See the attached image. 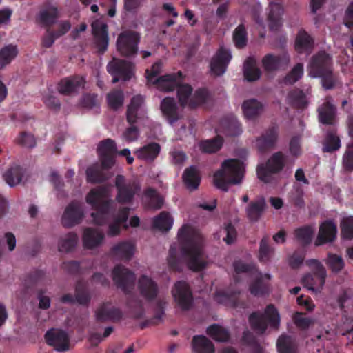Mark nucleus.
Masks as SVG:
<instances>
[{
	"label": "nucleus",
	"instance_id": "f257e3e1",
	"mask_svg": "<svg viewBox=\"0 0 353 353\" xmlns=\"http://www.w3.org/2000/svg\"><path fill=\"white\" fill-rule=\"evenodd\" d=\"M115 185L117 188L116 201L111 199V187L94 188L85 198L86 203L98 211L92 214L94 223L103 225L107 221H110L108 234L111 236L120 232L121 225L128 219L129 209L121 208V205L130 203L138 190L135 183L126 182L121 175L117 176Z\"/></svg>",
	"mask_w": 353,
	"mask_h": 353
},
{
	"label": "nucleus",
	"instance_id": "f03ea898",
	"mask_svg": "<svg viewBox=\"0 0 353 353\" xmlns=\"http://www.w3.org/2000/svg\"><path fill=\"white\" fill-rule=\"evenodd\" d=\"M179 245H171L168 263L173 268H177L180 261H184L193 271H201L205 268L209 261L203 252V238L200 232L192 225L185 223L179 230L177 234Z\"/></svg>",
	"mask_w": 353,
	"mask_h": 353
},
{
	"label": "nucleus",
	"instance_id": "7ed1b4c3",
	"mask_svg": "<svg viewBox=\"0 0 353 353\" xmlns=\"http://www.w3.org/2000/svg\"><path fill=\"white\" fill-rule=\"evenodd\" d=\"M234 268L236 273L234 276V285L236 288L230 293L226 292L223 289H216L213 296V299L216 303L234 306L235 296L240 293L243 281L248 274L254 277V281L249 287L250 292L252 295L262 296L269 292L271 274L259 272L255 270V266L253 264H247L241 261H236L234 263Z\"/></svg>",
	"mask_w": 353,
	"mask_h": 353
},
{
	"label": "nucleus",
	"instance_id": "20e7f679",
	"mask_svg": "<svg viewBox=\"0 0 353 353\" xmlns=\"http://www.w3.org/2000/svg\"><path fill=\"white\" fill-rule=\"evenodd\" d=\"M181 72L161 76V77H168V79L163 82L164 89L158 90L169 92L176 87L179 101L183 107L194 108L205 103L208 98V92L204 90H200L192 93L190 85L181 83Z\"/></svg>",
	"mask_w": 353,
	"mask_h": 353
},
{
	"label": "nucleus",
	"instance_id": "39448f33",
	"mask_svg": "<svg viewBox=\"0 0 353 353\" xmlns=\"http://www.w3.org/2000/svg\"><path fill=\"white\" fill-rule=\"evenodd\" d=\"M245 172L242 161L236 159L224 161L221 169L216 171L213 177L214 185L219 189L226 191L228 185H237L241 183Z\"/></svg>",
	"mask_w": 353,
	"mask_h": 353
},
{
	"label": "nucleus",
	"instance_id": "423d86ee",
	"mask_svg": "<svg viewBox=\"0 0 353 353\" xmlns=\"http://www.w3.org/2000/svg\"><path fill=\"white\" fill-rule=\"evenodd\" d=\"M311 274L302 278L303 285L312 292H320L325 285L327 276L326 271L322 264L317 260L311 259L307 261Z\"/></svg>",
	"mask_w": 353,
	"mask_h": 353
},
{
	"label": "nucleus",
	"instance_id": "0eeeda50",
	"mask_svg": "<svg viewBox=\"0 0 353 353\" xmlns=\"http://www.w3.org/2000/svg\"><path fill=\"white\" fill-rule=\"evenodd\" d=\"M285 162V155L278 152L272 154L265 165L258 166L256 172L259 179L265 183H271L276 181L274 174L282 170Z\"/></svg>",
	"mask_w": 353,
	"mask_h": 353
},
{
	"label": "nucleus",
	"instance_id": "6e6552de",
	"mask_svg": "<svg viewBox=\"0 0 353 353\" xmlns=\"http://www.w3.org/2000/svg\"><path fill=\"white\" fill-rule=\"evenodd\" d=\"M329 60L328 54L320 52L312 58L308 66L309 75L314 78H321L322 86L325 90L331 88V81L328 78Z\"/></svg>",
	"mask_w": 353,
	"mask_h": 353
},
{
	"label": "nucleus",
	"instance_id": "1a4fd4ad",
	"mask_svg": "<svg viewBox=\"0 0 353 353\" xmlns=\"http://www.w3.org/2000/svg\"><path fill=\"white\" fill-rule=\"evenodd\" d=\"M267 322L274 328H277L280 324V315L272 305L266 307L264 315L254 313L250 316V323L258 333L265 332L267 328Z\"/></svg>",
	"mask_w": 353,
	"mask_h": 353
},
{
	"label": "nucleus",
	"instance_id": "9d476101",
	"mask_svg": "<svg viewBox=\"0 0 353 353\" xmlns=\"http://www.w3.org/2000/svg\"><path fill=\"white\" fill-rule=\"evenodd\" d=\"M139 41V36L137 32L128 30L123 31L117 39V50L124 56L134 54L137 51Z\"/></svg>",
	"mask_w": 353,
	"mask_h": 353
},
{
	"label": "nucleus",
	"instance_id": "9b49d317",
	"mask_svg": "<svg viewBox=\"0 0 353 353\" xmlns=\"http://www.w3.org/2000/svg\"><path fill=\"white\" fill-rule=\"evenodd\" d=\"M108 71L113 76L112 82L127 81L134 74V66L131 63L114 59L108 65Z\"/></svg>",
	"mask_w": 353,
	"mask_h": 353
},
{
	"label": "nucleus",
	"instance_id": "f8f14e48",
	"mask_svg": "<svg viewBox=\"0 0 353 353\" xmlns=\"http://www.w3.org/2000/svg\"><path fill=\"white\" fill-rule=\"evenodd\" d=\"M175 302L182 310H188L192 304V296L189 285L185 281L176 282L172 290Z\"/></svg>",
	"mask_w": 353,
	"mask_h": 353
},
{
	"label": "nucleus",
	"instance_id": "ddd939ff",
	"mask_svg": "<svg viewBox=\"0 0 353 353\" xmlns=\"http://www.w3.org/2000/svg\"><path fill=\"white\" fill-rule=\"evenodd\" d=\"M283 8L279 2L270 0L267 13V23L272 32L280 30L283 25Z\"/></svg>",
	"mask_w": 353,
	"mask_h": 353
},
{
	"label": "nucleus",
	"instance_id": "4468645a",
	"mask_svg": "<svg viewBox=\"0 0 353 353\" xmlns=\"http://www.w3.org/2000/svg\"><path fill=\"white\" fill-rule=\"evenodd\" d=\"M145 114V98L140 94L134 96L127 108L126 116L128 122L130 124H133L143 118Z\"/></svg>",
	"mask_w": 353,
	"mask_h": 353
},
{
	"label": "nucleus",
	"instance_id": "2eb2a0df",
	"mask_svg": "<svg viewBox=\"0 0 353 353\" xmlns=\"http://www.w3.org/2000/svg\"><path fill=\"white\" fill-rule=\"evenodd\" d=\"M47 343L58 352L68 350L70 341L68 334L59 329H52L46 334Z\"/></svg>",
	"mask_w": 353,
	"mask_h": 353
},
{
	"label": "nucleus",
	"instance_id": "dca6fc26",
	"mask_svg": "<svg viewBox=\"0 0 353 353\" xmlns=\"http://www.w3.org/2000/svg\"><path fill=\"white\" fill-rule=\"evenodd\" d=\"M232 59L230 50L221 47L212 59L210 70L212 74L219 76L225 73L227 65Z\"/></svg>",
	"mask_w": 353,
	"mask_h": 353
},
{
	"label": "nucleus",
	"instance_id": "f3484780",
	"mask_svg": "<svg viewBox=\"0 0 353 353\" xmlns=\"http://www.w3.org/2000/svg\"><path fill=\"white\" fill-rule=\"evenodd\" d=\"M97 150L103 167L104 168H108L112 166L114 163V154L117 151L114 141L109 139L101 141L99 144Z\"/></svg>",
	"mask_w": 353,
	"mask_h": 353
},
{
	"label": "nucleus",
	"instance_id": "a211bd4d",
	"mask_svg": "<svg viewBox=\"0 0 353 353\" xmlns=\"http://www.w3.org/2000/svg\"><path fill=\"white\" fill-rule=\"evenodd\" d=\"M85 81L83 77L73 76L64 78L57 85V90L63 94H70L84 88Z\"/></svg>",
	"mask_w": 353,
	"mask_h": 353
},
{
	"label": "nucleus",
	"instance_id": "6ab92c4d",
	"mask_svg": "<svg viewBox=\"0 0 353 353\" xmlns=\"http://www.w3.org/2000/svg\"><path fill=\"white\" fill-rule=\"evenodd\" d=\"M83 216L81 205L77 202H72L66 208L62 216V223L65 227H72L78 224Z\"/></svg>",
	"mask_w": 353,
	"mask_h": 353
},
{
	"label": "nucleus",
	"instance_id": "aec40b11",
	"mask_svg": "<svg viewBox=\"0 0 353 353\" xmlns=\"http://www.w3.org/2000/svg\"><path fill=\"white\" fill-rule=\"evenodd\" d=\"M92 28L98 49L104 52L109 43L106 24L101 20H96L92 23Z\"/></svg>",
	"mask_w": 353,
	"mask_h": 353
},
{
	"label": "nucleus",
	"instance_id": "412c9836",
	"mask_svg": "<svg viewBox=\"0 0 353 353\" xmlns=\"http://www.w3.org/2000/svg\"><path fill=\"white\" fill-rule=\"evenodd\" d=\"M161 110L170 125H173L181 117L173 98L163 99L161 103Z\"/></svg>",
	"mask_w": 353,
	"mask_h": 353
},
{
	"label": "nucleus",
	"instance_id": "4be33fe9",
	"mask_svg": "<svg viewBox=\"0 0 353 353\" xmlns=\"http://www.w3.org/2000/svg\"><path fill=\"white\" fill-rule=\"evenodd\" d=\"M120 316V310L109 303L101 305L95 311V317L98 321L116 320Z\"/></svg>",
	"mask_w": 353,
	"mask_h": 353
},
{
	"label": "nucleus",
	"instance_id": "5701e85b",
	"mask_svg": "<svg viewBox=\"0 0 353 353\" xmlns=\"http://www.w3.org/2000/svg\"><path fill=\"white\" fill-rule=\"evenodd\" d=\"M290 57L286 54L276 56L272 54H266L262 59V65L267 72H272L279 69L283 65L288 64Z\"/></svg>",
	"mask_w": 353,
	"mask_h": 353
},
{
	"label": "nucleus",
	"instance_id": "b1692460",
	"mask_svg": "<svg viewBox=\"0 0 353 353\" xmlns=\"http://www.w3.org/2000/svg\"><path fill=\"white\" fill-rule=\"evenodd\" d=\"M163 64L161 61H158L152 65L150 70L145 72V78L148 85L155 86L157 89H164L163 82L168 80V77H159L161 72Z\"/></svg>",
	"mask_w": 353,
	"mask_h": 353
},
{
	"label": "nucleus",
	"instance_id": "393cba45",
	"mask_svg": "<svg viewBox=\"0 0 353 353\" xmlns=\"http://www.w3.org/2000/svg\"><path fill=\"white\" fill-rule=\"evenodd\" d=\"M112 279L118 286L125 289L134 281V275L124 267L117 265L112 271Z\"/></svg>",
	"mask_w": 353,
	"mask_h": 353
},
{
	"label": "nucleus",
	"instance_id": "a878e982",
	"mask_svg": "<svg viewBox=\"0 0 353 353\" xmlns=\"http://www.w3.org/2000/svg\"><path fill=\"white\" fill-rule=\"evenodd\" d=\"M138 288L141 294L148 300L153 299L157 294V284L146 275H142L140 277Z\"/></svg>",
	"mask_w": 353,
	"mask_h": 353
},
{
	"label": "nucleus",
	"instance_id": "bb28decb",
	"mask_svg": "<svg viewBox=\"0 0 353 353\" xmlns=\"http://www.w3.org/2000/svg\"><path fill=\"white\" fill-rule=\"evenodd\" d=\"M103 234L98 230L88 228L83 234V244L85 248L92 249L99 246L103 241Z\"/></svg>",
	"mask_w": 353,
	"mask_h": 353
},
{
	"label": "nucleus",
	"instance_id": "cd10ccee",
	"mask_svg": "<svg viewBox=\"0 0 353 353\" xmlns=\"http://www.w3.org/2000/svg\"><path fill=\"white\" fill-rule=\"evenodd\" d=\"M161 147L158 143H152L134 151L137 157L145 161H152L158 156Z\"/></svg>",
	"mask_w": 353,
	"mask_h": 353
},
{
	"label": "nucleus",
	"instance_id": "c85d7f7f",
	"mask_svg": "<svg viewBox=\"0 0 353 353\" xmlns=\"http://www.w3.org/2000/svg\"><path fill=\"white\" fill-rule=\"evenodd\" d=\"M134 252V245L132 243L120 242L114 245L112 248V254L114 256L123 259L129 260Z\"/></svg>",
	"mask_w": 353,
	"mask_h": 353
},
{
	"label": "nucleus",
	"instance_id": "c756f323",
	"mask_svg": "<svg viewBox=\"0 0 353 353\" xmlns=\"http://www.w3.org/2000/svg\"><path fill=\"white\" fill-rule=\"evenodd\" d=\"M192 350L194 353H214L212 343L204 336H195L192 339Z\"/></svg>",
	"mask_w": 353,
	"mask_h": 353
},
{
	"label": "nucleus",
	"instance_id": "7c9ffc66",
	"mask_svg": "<svg viewBox=\"0 0 353 353\" xmlns=\"http://www.w3.org/2000/svg\"><path fill=\"white\" fill-rule=\"evenodd\" d=\"M17 54L18 49L16 46L10 44L2 48L0 50V70L10 64Z\"/></svg>",
	"mask_w": 353,
	"mask_h": 353
},
{
	"label": "nucleus",
	"instance_id": "2f4dec72",
	"mask_svg": "<svg viewBox=\"0 0 353 353\" xmlns=\"http://www.w3.org/2000/svg\"><path fill=\"white\" fill-rule=\"evenodd\" d=\"M183 181L190 190H196L200 183V175L196 168L191 166L185 170L183 175Z\"/></svg>",
	"mask_w": 353,
	"mask_h": 353
},
{
	"label": "nucleus",
	"instance_id": "473e14b6",
	"mask_svg": "<svg viewBox=\"0 0 353 353\" xmlns=\"http://www.w3.org/2000/svg\"><path fill=\"white\" fill-rule=\"evenodd\" d=\"M152 224L154 228L161 232H167L172 228L174 219L168 212H163L153 219Z\"/></svg>",
	"mask_w": 353,
	"mask_h": 353
},
{
	"label": "nucleus",
	"instance_id": "72a5a7b5",
	"mask_svg": "<svg viewBox=\"0 0 353 353\" xmlns=\"http://www.w3.org/2000/svg\"><path fill=\"white\" fill-rule=\"evenodd\" d=\"M312 46V39L304 30H300L296 37L294 47L299 53L307 52Z\"/></svg>",
	"mask_w": 353,
	"mask_h": 353
},
{
	"label": "nucleus",
	"instance_id": "f704fd0d",
	"mask_svg": "<svg viewBox=\"0 0 353 353\" xmlns=\"http://www.w3.org/2000/svg\"><path fill=\"white\" fill-rule=\"evenodd\" d=\"M242 109L245 117L251 119L262 112L263 106L256 100L250 99L243 102Z\"/></svg>",
	"mask_w": 353,
	"mask_h": 353
},
{
	"label": "nucleus",
	"instance_id": "c9c22d12",
	"mask_svg": "<svg viewBox=\"0 0 353 353\" xmlns=\"http://www.w3.org/2000/svg\"><path fill=\"white\" fill-rule=\"evenodd\" d=\"M243 72L245 79L248 81H256L261 76V72L256 66V61L253 58H249L245 61Z\"/></svg>",
	"mask_w": 353,
	"mask_h": 353
},
{
	"label": "nucleus",
	"instance_id": "e433bc0d",
	"mask_svg": "<svg viewBox=\"0 0 353 353\" xmlns=\"http://www.w3.org/2000/svg\"><path fill=\"white\" fill-rule=\"evenodd\" d=\"M265 206L263 198H259L252 202L246 208V213L251 221H256L261 215Z\"/></svg>",
	"mask_w": 353,
	"mask_h": 353
},
{
	"label": "nucleus",
	"instance_id": "4c0bfd02",
	"mask_svg": "<svg viewBox=\"0 0 353 353\" xmlns=\"http://www.w3.org/2000/svg\"><path fill=\"white\" fill-rule=\"evenodd\" d=\"M22 176V169L17 165L9 168L3 174V179L10 186H14L20 183Z\"/></svg>",
	"mask_w": 353,
	"mask_h": 353
},
{
	"label": "nucleus",
	"instance_id": "58836bf2",
	"mask_svg": "<svg viewBox=\"0 0 353 353\" xmlns=\"http://www.w3.org/2000/svg\"><path fill=\"white\" fill-rule=\"evenodd\" d=\"M331 238V221L326 220L321 223L315 245H323L330 241Z\"/></svg>",
	"mask_w": 353,
	"mask_h": 353
},
{
	"label": "nucleus",
	"instance_id": "ea45409f",
	"mask_svg": "<svg viewBox=\"0 0 353 353\" xmlns=\"http://www.w3.org/2000/svg\"><path fill=\"white\" fill-rule=\"evenodd\" d=\"M276 345L279 353H296V345L290 336L281 335Z\"/></svg>",
	"mask_w": 353,
	"mask_h": 353
},
{
	"label": "nucleus",
	"instance_id": "a19ab883",
	"mask_svg": "<svg viewBox=\"0 0 353 353\" xmlns=\"http://www.w3.org/2000/svg\"><path fill=\"white\" fill-rule=\"evenodd\" d=\"M223 143V140L220 137H217L212 140H205L197 144L199 150L205 153H212L218 151Z\"/></svg>",
	"mask_w": 353,
	"mask_h": 353
},
{
	"label": "nucleus",
	"instance_id": "79ce46f5",
	"mask_svg": "<svg viewBox=\"0 0 353 353\" xmlns=\"http://www.w3.org/2000/svg\"><path fill=\"white\" fill-rule=\"evenodd\" d=\"M314 229L312 226H304L294 231V236L297 241L306 245L311 242Z\"/></svg>",
	"mask_w": 353,
	"mask_h": 353
},
{
	"label": "nucleus",
	"instance_id": "37998d69",
	"mask_svg": "<svg viewBox=\"0 0 353 353\" xmlns=\"http://www.w3.org/2000/svg\"><path fill=\"white\" fill-rule=\"evenodd\" d=\"M124 94L121 90H114L107 94L108 106L113 110H118L123 105Z\"/></svg>",
	"mask_w": 353,
	"mask_h": 353
},
{
	"label": "nucleus",
	"instance_id": "c03bdc74",
	"mask_svg": "<svg viewBox=\"0 0 353 353\" xmlns=\"http://www.w3.org/2000/svg\"><path fill=\"white\" fill-rule=\"evenodd\" d=\"M77 242V235L75 233H69L60 240L59 250L64 252H69L76 246Z\"/></svg>",
	"mask_w": 353,
	"mask_h": 353
},
{
	"label": "nucleus",
	"instance_id": "a18cd8bd",
	"mask_svg": "<svg viewBox=\"0 0 353 353\" xmlns=\"http://www.w3.org/2000/svg\"><path fill=\"white\" fill-rule=\"evenodd\" d=\"M341 236L345 240L353 239V216L343 218L341 221Z\"/></svg>",
	"mask_w": 353,
	"mask_h": 353
},
{
	"label": "nucleus",
	"instance_id": "49530a36",
	"mask_svg": "<svg viewBox=\"0 0 353 353\" xmlns=\"http://www.w3.org/2000/svg\"><path fill=\"white\" fill-rule=\"evenodd\" d=\"M207 333L214 340L220 342L226 341L229 338L228 331L218 325L210 326L207 330Z\"/></svg>",
	"mask_w": 353,
	"mask_h": 353
},
{
	"label": "nucleus",
	"instance_id": "de8ad7c7",
	"mask_svg": "<svg viewBox=\"0 0 353 353\" xmlns=\"http://www.w3.org/2000/svg\"><path fill=\"white\" fill-rule=\"evenodd\" d=\"M289 103L295 105L299 108H303L307 103L306 95L300 90H294L290 92L287 97Z\"/></svg>",
	"mask_w": 353,
	"mask_h": 353
},
{
	"label": "nucleus",
	"instance_id": "09e8293b",
	"mask_svg": "<svg viewBox=\"0 0 353 353\" xmlns=\"http://www.w3.org/2000/svg\"><path fill=\"white\" fill-rule=\"evenodd\" d=\"M277 138V132L275 130H271L264 136L256 140V145L262 150L264 148L269 147L274 144Z\"/></svg>",
	"mask_w": 353,
	"mask_h": 353
},
{
	"label": "nucleus",
	"instance_id": "8fccbe9b",
	"mask_svg": "<svg viewBox=\"0 0 353 353\" xmlns=\"http://www.w3.org/2000/svg\"><path fill=\"white\" fill-rule=\"evenodd\" d=\"M145 199L149 202L150 207L152 208L158 209L162 206L163 199L153 189L149 188L146 190Z\"/></svg>",
	"mask_w": 353,
	"mask_h": 353
},
{
	"label": "nucleus",
	"instance_id": "3c124183",
	"mask_svg": "<svg viewBox=\"0 0 353 353\" xmlns=\"http://www.w3.org/2000/svg\"><path fill=\"white\" fill-rule=\"evenodd\" d=\"M273 255V250L268 245L266 238H263L260 243L259 259L261 262L266 263L269 261Z\"/></svg>",
	"mask_w": 353,
	"mask_h": 353
},
{
	"label": "nucleus",
	"instance_id": "603ef678",
	"mask_svg": "<svg viewBox=\"0 0 353 353\" xmlns=\"http://www.w3.org/2000/svg\"><path fill=\"white\" fill-rule=\"evenodd\" d=\"M303 74V65L301 63L296 64L292 71L285 77V83H294L298 81Z\"/></svg>",
	"mask_w": 353,
	"mask_h": 353
},
{
	"label": "nucleus",
	"instance_id": "864d4df0",
	"mask_svg": "<svg viewBox=\"0 0 353 353\" xmlns=\"http://www.w3.org/2000/svg\"><path fill=\"white\" fill-rule=\"evenodd\" d=\"M234 42L237 48H243L245 46L247 42L246 32L245 28L240 25L239 26L234 32Z\"/></svg>",
	"mask_w": 353,
	"mask_h": 353
},
{
	"label": "nucleus",
	"instance_id": "5fc2aeb1",
	"mask_svg": "<svg viewBox=\"0 0 353 353\" xmlns=\"http://www.w3.org/2000/svg\"><path fill=\"white\" fill-rule=\"evenodd\" d=\"M170 160L172 164L181 167L186 161V154L181 150L174 148L170 152Z\"/></svg>",
	"mask_w": 353,
	"mask_h": 353
},
{
	"label": "nucleus",
	"instance_id": "6e6d98bb",
	"mask_svg": "<svg viewBox=\"0 0 353 353\" xmlns=\"http://www.w3.org/2000/svg\"><path fill=\"white\" fill-rule=\"evenodd\" d=\"M57 16V10L54 8H50L43 10L39 14V19L45 23H53Z\"/></svg>",
	"mask_w": 353,
	"mask_h": 353
},
{
	"label": "nucleus",
	"instance_id": "4d7b16f0",
	"mask_svg": "<svg viewBox=\"0 0 353 353\" xmlns=\"http://www.w3.org/2000/svg\"><path fill=\"white\" fill-rule=\"evenodd\" d=\"M87 180L91 183H98L103 181V177L101 176L99 167L97 165L90 166L86 171Z\"/></svg>",
	"mask_w": 353,
	"mask_h": 353
},
{
	"label": "nucleus",
	"instance_id": "13d9d810",
	"mask_svg": "<svg viewBox=\"0 0 353 353\" xmlns=\"http://www.w3.org/2000/svg\"><path fill=\"white\" fill-rule=\"evenodd\" d=\"M139 137V132L135 126L128 128L122 134V139L128 143L136 141Z\"/></svg>",
	"mask_w": 353,
	"mask_h": 353
},
{
	"label": "nucleus",
	"instance_id": "bf43d9fd",
	"mask_svg": "<svg viewBox=\"0 0 353 353\" xmlns=\"http://www.w3.org/2000/svg\"><path fill=\"white\" fill-rule=\"evenodd\" d=\"M319 120L323 125H330L331 121V110H330L329 104L326 108L322 107L319 109Z\"/></svg>",
	"mask_w": 353,
	"mask_h": 353
},
{
	"label": "nucleus",
	"instance_id": "052dcab7",
	"mask_svg": "<svg viewBox=\"0 0 353 353\" xmlns=\"http://www.w3.org/2000/svg\"><path fill=\"white\" fill-rule=\"evenodd\" d=\"M343 166L345 170H353V145L349 146L343 156Z\"/></svg>",
	"mask_w": 353,
	"mask_h": 353
},
{
	"label": "nucleus",
	"instance_id": "680f3d73",
	"mask_svg": "<svg viewBox=\"0 0 353 353\" xmlns=\"http://www.w3.org/2000/svg\"><path fill=\"white\" fill-rule=\"evenodd\" d=\"M223 232V235H225V236H223V241L226 242L228 244H230L234 242L236 232L234 229V228L231 225L228 224L221 231Z\"/></svg>",
	"mask_w": 353,
	"mask_h": 353
},
{
	"label": "nucleus",
	"instance_id": "e2e57ef3",
	"mask_svg": "<svg viewBox=\"0 0 353 353\" xmlns=\"http://www.w3.org/2000/svg\"><path fill=\"white\" fill-rule=\"evenodd\" d=\"M17 142L26 148H32L35 145L34 137L31 134L22 133L19 137Z\"/></svg>",
	"mask_w": 353,
	"mask_h": 353
},
{
	"label": "nucleus",
	"instance_id": "0e129e2a",
	"mask_svg": "<svg viewBox=\"0 0 353 353\" xmlns=\"http://www.w3.org/2000/svg\"><path fill=\"white\" fill-rule=\"evenodd\" d=\"M294 320L296 326L303 330L307 328L312 323L311 319L303 317V315L299 313L295 314Z\"/></svg>",
	"mask_w": 353,
	"mask_h": 353
},
{
	"label": "nucleus",
	"instance_id": "69168bd1",
	"mask_svg": "<svg viewBox=\"0 0 353 353\" xmlns=\"http://www.w3.org/2000/svg\"><path fill=\"white\" fill-rule=\"evenodd\" d=\"M7 245L8 248L10 251H12L14 249L16 245V239L15 236L11 233H6L3 239L2 245L0 248L3 249L4 247Z\"/></svg>",
	"mask_w": 353,
	"mask_h": 353
},
{
	"label": "nucleus",
	"instance_id": "338daca9",
	"mask_svg": "<svg viewBox=\"0 0 353 353\" xmlns=\"http://www.w3.org/2000/svg\"><path fill=\"white\" fill-rule=\"evenodd\" d=\"M142 0H124V8L127 12H136L141 6Z\"/></svg>",
	"mask_w": 353,
	"mask_h": 353
},
{
	"label": "nucleus",
	"instance_id": "774afa93",
	"mask_svg": "<svg viewBox=\"0 0 353 353\" xmlns=\"http://www.w3.org/2000/svg\"><path fill=\"white\" fill-rule=\"evenodd\" d=\"M97 103V94H85L83 96L82 105L85 108H92Z\"/></svg>",
	"mask_w": 353,
	"mask_h": 353
}]
</instances>
